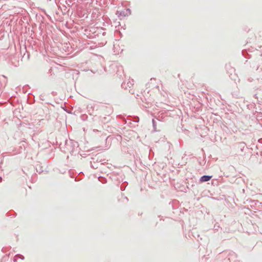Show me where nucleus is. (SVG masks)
<instances>
[{
	"label": "nucleus",
	"instance_id": "1",
	"mask_svg": "<svg viewBox=\"0 0 262 262\" xmlns=\"http://www.w3.org/2000/svg\"><path fill=\"white\" fill-rule=\"evenodd\" d=\"M211 176H204L200 178V181L201 182H207L209 181L211 179Z\"/></svg>",
	"mask_w": 262,
	"mask_h": 262
}]
</instances>
